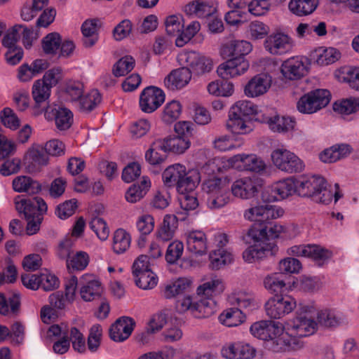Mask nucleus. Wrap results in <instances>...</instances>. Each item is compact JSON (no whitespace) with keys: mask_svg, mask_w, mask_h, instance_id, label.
<instances>
[{"mask_svg":"<svg viewBox=\"0 0 359 359\" xmlns=\"http://www.w3.org/2000/svg\"><path fill=\"white\" fill-rule=\"evenodd\" d=\"M296 192L303 197L313 198L325 187V180L317 175L301 176L295 179Z\"/></svg>","mask_w":359,"mask_h":359,"instance_id":"obj_10","label":"nucleus"},{"mask_svg":"<svg viewBox=\"0 0 359 359\" xmlns=\"http://www.w3.org/2000/svg\"><path fill=\"white\" fill-rule=\"evenodd\" d=\"M202 189L208 194L206 203L210 210L219 209L229 203V180L226 177H209L203 182Z\"/></svg>","mask_w":359,"mask_h":359,"instance_id":"obj_2","label":"nucleus"},{"mask_svg":"<svg viewBox=\"0 0 359 359\" xmlns=\"http://www.w3.org/2000/svg\"><path fill=\"white\" fill-rule=\"evenodd\" d=\"M162 142L161 139L156 140L146 151L145 159L149 164L160 165L165 161L167 152L165 151V146Z\"/></svg>","mask_w":359,"mask_h":359,"instance_id":"obj_30","label":"nucleus"},{"mask_svg":"<svg viewBox=\"0 0 359 359\" xmlns=\"http://www.w3.org/2000/svg\"><path fill=\"white\" fill-rule=\"evenodd\" d=\"M278 251L277 245L273 242L266 243L262 246H250L243 252V259L248 263L259 262L266 257L268 252L274 255Z\"/></svg>","mask_w":359,"mask_h":359,"instance_id":"obj_23","label":"nucleus"},{"mask_svg":"<svg viewBox=\"0 0 359 359\" xmlns=\"http://www.w3.org/2000/svg\"><path fill=\"white\" fill-rule=\"evenodd\" d=\"M284 325L272 320H259L254 323L250 328L251 334L256 338L267 341L283 334Z\"/></svg>","mask_w":359,"mask_h":359,"instance_id":"obj_7","label":"nucleus"},{"mask_svg":"<svg viewBox=\"0 0 359 359\" xmlns=\"http://www.w3.org/2000/svg\"><path fill=\"white\" fill-rule=\"evenodd\" d=\"M309 68L300 57H292L285 60L281 65V73L289 80H297L304 77Z\"/></svg>","mask_w":359,"mask_h":359,"instance_id":"obj_14","label":"nucleus"},{"mask_svg":"<svg viewBox=\"0 0 359 359\" xmlns=\"http://www.w3.org/2000/svg\"><path fill=\"white\" fill-rule=\"evenodd\" d=\"M16 210L23 213L27 222L26 230L27 234L36 233L40 227L43 215L47 212L48 206L44 200L38 196L32 198H21L18 196L15 199Z\"/></svg>","mask_w":359,"mask_h":359,"instance_id":"obj_1","label":"nucleus"},{"mask_svg":"<svg viewBox=\"0 0 359 359\" xmlns=\"http://www.w3.org/2000/svg\"><path fill=\"white\" fill-rule=\"evenodd\" d=\"M178 226V219L175 215H166L161 226L157 233V237L163 241L171 240Z\"/></svg>","mask_w":359,"mask_h":359,"instance_id":"obj_34","label":"nucleus"},{"mask_svg":"<svg viewBox=\"0 0 359 359\" xmlns=\"http://www.w3.org/2000/svg\"><path fill=\"white\" fill-rule=\"evenodd\" d=\"M191 70L196 74L209 72L212 69V62L210 58L201 55L195 51L189 52L181 55Z\"/></svg>","mask_w":359,"mask_h":359,"instance_id":"obj_18","label":"nucleus"},{"mask_svg":"<svg viewBox=\"0 0 359 359\" xmlns=\"http://www.w3.org/2000/svg\"><path fill=\"white\" fill-rule=\"evenodd\" d=\"M246 118L240 116H231L229 112V119L226 121V128L235 134H245L251 129L247 125Z\"/></svg>","mask_w":359,"mask_h":359,"instance_id":"obj_46","label":"nucleus"},{"mask_svg":"<svg viewBox=\"0 0 359 359\" xmlns=\"http://www.w3.org/2000/svg\"><path fill=\"white\" fill-rule=\"evenodd\" d=\"M251 43L244 40H231L224 44L221 48V55L224 58L245 57L251 52Z\"/></svg>","mask_w":359,"mask_h":359,"instance_id":"obj_20","label":"nucleus"},{"mask_svg":"<svg viewBox=\"0 0 359 359\" xmlns=\"http://www.w3.org/2000/svg\"><path fill=\"white\" fill-rule=\"evenodd\" d=\"M334 111L342 115H349L359 110V100L347 99L340 102H335L333 105Z\"/></svg>","mask_w":359,"mask_h":359,"instance_id":"obj_56","label":"nucleus"},{"mask_svg":"<svg viewBox=\"0 0 359 359\" xmlns=\"http://www.w3.org/2000/svg\"><path fill=\"white\" fill-rule=\"evenodd\" d=\"M249 67V62L245 57H229L226 62L219 65L217 72L223 79L229 80L244 74Z\"/></svg>","mask_w":359,"mask_h":359,"instance_id":"obj_9","label":"nucleus"},{"mask_svg":"<svg viewBox=\"0 0 359 359\" xmlns=\"http://www.w3.org/2000/svg\"><path fill=\"white\" fill-rule=\"evenodd\" d=\"M149 186L150 181L146 178L143 179L141 182V184H133L125 194L126 201L131 203H135L140 201L147 194Z\"/></svg>","mask_w":359,"mask_h":359,"instance_id":"obj_40","label":"nucleus"},{"mask_svg":"<svg viewBox=\"0 0 359 359\" xmlns=\"http://www.w3.org/2000/svg\"><path fill=\"white\" fill-rule=\"evenodd\" d=\"M339 81L349 83V86L359 90V67H343L337 74Z\"/></svg>","mask_w":359,"mask_h":359,"instance_id":"obj_39","label":"nucleus"},{"mask_svg":"<svg viewBox=\"0 0 359 359\" xmlns=\"http://www.w3.org/2000/svg\"><path fill=\"white\" fill-rule=\"evenodd\" d=\"M89 261L88 253L78 251L67 259V267L69 271H82L88 265Z\"/></svg>","mask_w":359,"mask_h":359,"instance_id":"obj_49","label":"nucleus"},{"mask_svg":"<svg viewBox=\"0 0 359 359\" xmlns=\"http://www.w3.org/2000/svg\"><path fill=\"white\" fill-rule=\"evenodd\" d=\"M316 62L321 66L329 65L337 61L340 57V52L334 48H320L316 50Z\"/></svg>","mask_w":359,"mask_h":359,"instance_id":"obj_42","label":"nucleus"},{"mask_svg":"<svg viewBox=\"0 0 359 359\" xmlns=\"http://www.w3.org/2000/svg\"><path fill=\"white\" fill-rule=\"evenodd\" d=\"M200 180L201 176L198 170H185V175L181 177L177 186V190L179 194L193 191L198 184Z\"/></svg>","mask_w":359,"mask_h":359,"instance_id":"obj_32","label":"nucleus"},{"mask_svg":"<svg viewBox=\"0 0 359 359\" xmlns=\"http://www.w3.org/2000/svg\"><path fill=\"white\" fill-rule=\"evenodd\" d=\"M256 351L249 344L238 342L222 349V355L229 359H252Z\"/></svg>","mask_w":359,"mask_h":359,"instance_id":"obj_26","label":"nucleus"},{"mask_svg":"<svg viewBox=\"0 0 359 359\" xmlns=\"http://www.w3.org/2000/svg\"><path fill=\"white\" fill-rule=\"evenodd\" d=\"M203 283L201 284L197 290V294L201 297L211 299L210 298L217 294H219L224 290V285L220 278L216 276H210L209 278L203 279Z\"/></svg>","mask_w":359,"mask_h":359,"instance_id":"obj_27","label":"nucleus"},{"mask_svg":"<svg viewBox=\"0 0 359 359\" xmlns=\"http://www.w3.org/2000/svg\"><path fill=\"white\" fill-rule=\"evenodd\" d=\"M61 43V36L57 32L47 34L42 39V48L47 55H55Z\"/></svg>","mask_w":359,"mask_h":359,"instance_id":"obj_52","label":"nucleus"},{"mask_svg":"<svg viewBox=\"0 0 359 359\" xmlns=\"http://www.w3.org/2000/svg\"><path fill=\"white\" fill-rule=\"evenodd\" d=\"M317 323L311 319L310 317L297 316L295 318L286 323L283 335L280 340L283 344L291 348H295L299 346L298 338L309 336L314 333Z\"/></svg>","mask_w":359,"mask_h":359,"instance_id":"obj_3","label":"nucleus"},{"mask_svg":"<svg viewBox=\"0 0 359 359\" xmlns=\"http://www.w3.org/2000/svg\"><path fill=\"white\" fill-rule=\"evenodd\" d=\"M22 29V25H15L8 30L2 39V44L7 48L18 47L16 43L21 38Z\"/></svg>","mask_w":359,"mask_h":359,"instance_id":"obj_63","label":"nucleus"},{"mask_svg":"<svg viewBox=\"0 0 359 359\" xmlns=\"http://www.w3.org/2000/svg\"><path fill=\"white\" fill-rule=\"evenodd\" d=\"M135 284L143 290H149L157 284V277L152 271H146L144 273H133Z\"/></svg>","mask_w":359,"mask_h":359,"instance_id":"obj_51","label":"nucleus"},{"mask_svg":"<svg viewBox=\"0 0 359 359\" xmlns=\"http://www.w3.org/2000/svg\"><path fill=\"white\" fill-rule=\"evenodd\" d=\"M219 320L222 324L227 327H236L244 321L245 316L241 309L231 308L221 313Z\"/></svg>","mask_w":359,"mask_h":359,"instance_id":"obj_41","label":"nucleus"},{"mask_svg":"<svg viewBox=\"0 0 359 359\" xmlns=\"http://www.w3.org/2000/svg\"><path fill=\"white\" fill-rule=\"evenodd\" d=\"M135 325V320L130 317H121L117 319L109 329V337L114 341H123L131 334Z\"/></svg>","mask_w":359,"mask_h":359,"instance_id":"obj_16","label":"nucleus"},{"mask_svg":"<svg viewBox=\"0 0 359 359\" xmlns=\"http://www.w3.org/2000/svg\"><path fill=\"white\" fill-rule=\"evenodd\" d=\"M291 254L294 256L311 258L321 264L328 259L330 252L317 245H294L290 248Z\"/></svg>","mask_w":359,"mask_h":359,"instance_id":"obj_13","label":"nucleus"},{"mask_svg":"<svg viewBox=\"0 0 359 359\" xmlns=\"http://www.w3.org/2000/svg\"><path fill=\"white\" fill-rule=\"evenodd\" d=\"M262 121L266 123L273 132L287 133L292 130L295 124L293 118L286 116H280L278 114L273 116L263 114Z\"/></svg>","mask_w":359,"mask_h":359,"instance_id":"obj_25","label":"nucleus"},{"mask_svg":"<svg viewBox=\"0 0 359 359\" xmlns=\"http://www.w3.org/2000/svg\"><path fill=\"white\" fill-rule=\"evenodd\" d=\"M264 287L271 293L282 292L285 283L282 273H273L267 275L264 279Z\"/></svg>","mask_w":359,"mask_h":359,"instance_id":"obj_45","label":"nucleus"},{"mask_svg":"<svg viewBox=\"0 0 359 359\" xmlns=\"http://www.w3.org/2000/svg\"><path fill=\"white\" fill-rule=\"evenodd\" d=\"M184 245L179 241L170 243L165 253V259L169 264L175 263L182 255Z\"/></svg>","mask_w":359,"mask_h":359,"instance_id":"obj_61","label":"nucleus"},{"mask_svg":"<svg viewBox=\"0 0 359 359\" xmlns=\"http://www.w3.org/2000/svg\"><path fill=\"white\" fill-rule=\"evenodd\" d=\"M294 46L291 36L282 32H276L270 34L264 41V47L272 55H280L290 52Z\"/></svg>","mask_w":359,"mask_h":359,"instance_id":"obj_8","label":"nucleus"},{"mask_svg":"<svg viewBox=\"0 0 359 359\" xmlns=\"http://www.w3.org/2000/svg\"><path fill=\"white\" fill-rule=\"evenodd\" d=\"M191 9L200 18L212 17L216 11V8L208 1H196L191 5Z\"/></svg>","mask_w":359,"mask_h":359,"instance_id":"obj_64","label":"nucleus"},{"mask_svg":"<svg viewBox=\"0 0 359 359\" xmlns=\"http://www.w3.org/2000/svg\"><path fill=\"white\" fill-rule=\"evenodd\" d=\"M273 164L280 170L288 172H297L303 170V161L294 153L286 149H276L271 154Z\"/></svg>","mask_w":359,"mask_h":359,"instance_id":"obj_6","label":"nucleus"},{"mask_svg":"<svg viewBox=\"0 0 359 359\" xmlns=\"http://www.w3.org/2000/svg\"><path fill=\"white\" fill-rule=\"evenodd\" d=\"M231 255L226 253L222 248L213 250L210 253V266L212 269H219L231 260Z\"/></svg>","mask_w":359,"mask_h":359,"instance_id":"obj_59","label":"nucleus"},{"mask_svg":"<svg viewBox=\"0 0 359 359\" xmlns=\"http://www.w3.org/2000/svg\"><path fill=\"white\" fill-rule=\"evenodd\" d=\"M200 29L201 25L198 21L191 22L176 39V46L178 47L184 46L198 33Z\"/></svg>","mask_w":359,"mask_h":359,"instance_id":"obj_54","label":"nucleus"},{"mask_svg":"<svg viewBox=\"0 0 359 359\" xmlns=\"http://www.w3.org/2000/svg\"><path fill=\"white\" fill-rule=\"evenodd\" d=\"M296 307V301L291 296L275 295L264 305L266 314L271 319H280L291 313Z\"/></svg>","mask_w":359,"mask_h":359,"instance_id":"obj_4","label":"nucleus"},{"mask_svg":"<svg viewBox=\"0 0 359 359\" xmlns=\"http://www.w3.org/2000/svg\"><path fill=\"white\" fill-rule=\"evenodd\" d=\"M101 95L97 90H92L79 100V109L83 112H90L93 110L101 102Z\"/></svg>","mask_w":359,"mask_h":359,"instance_id":"obj_47","label":"nucleus"},{"mask_svg":"<svg viewBox=\"0 0 359 359\" xmlns=\"http://www.w3.org/2000/svg\"><path fill=\"white\" fill-rule=\"evenodd\" d=\"M228 162L233 168L240 170L260 172L266 168L264 161L253 154L234 155L228 160Z\"/></svg>","mask_w":359,"mask_h":359,"instance_id":"obj_11","label":"nucleus"},{"mask_svg":"<svg viewBox=\"0 0 359 359\" xmlns=\"http://www.w3.org/2000/svg\"><path fill=\"white\" fill-rule=\"evenodd\" d=\"M232 194L241 198H250L257 192L255 182L250 177L236 180L231 187Z\"/></svg>","mask_w":359,"mask_h":359,"instance_id":"obj_28","label":"nucleus"},{"mask_svg":"<svg viewBox=\"0 0 359 359\" xmlns=\"http://www.w3.org/2000/svg\"><path fill=\"white\" fill-rule=\"evenodd\" d=\"M244 242L251 243L252 242H262L263 245L267 243L266 233L264 225L255 223L250 229H248L245 234L242 236Z\"/></svg>","mask_w":359,"mask_h":359,"instance_id":"obj_43","label":"nucleus"},{"mask_svg":"<svg viewBox=\"0 0 359 359\" xmlns=\"http://www.w3.org/2000/svg\"><path fill=\"white\" fill-rule=\"evenodd\" d=\"M215 313V304L212 299H201L195 302L192 314L196 318H208Z\"/></svg>","mask_w":359,"mask_h":359,"instance_id":"obj_48","label":"nucleus"},{"mask_svg":"<svg viewBox=\"0 0 359 359\" xmlns=\"http://www.w3.org/2000/svg\"><path fill=\"white\" fill-rule=\"evenodd\" d=\"M0 119L5 127L13 130H17L20 125V119L13 110L9 107L4 108L0 112Z\"/></svg>","mask_w":359,"mask_h":359,"instance_id":"obj_57","label":"nucleus"},{"mask_svg":"<svg viewBox=\"0 0 359 359\" xmlns=\"http://www.w3.org/2000/svg\"><path fill=\"white\" fill-rule=\"evenodd\" d=\"M13 187L15 191L26 192L29 194H36L41 190V184L27 176L15 178L13 181Z\"/></svg>","mask_w":359,"mask_h":359,"instance_id":"obj_31","label":"nucleus"},{"mask_svg":"<svg viewBox=\"0 0 359 359\" xmlns=\"http://www.w3.org/2000/svg\"><path fill=\"white\" fill-rule=\"evenodd\" d=\"M80 294L86 302L93 301L100 297L102 288L101 283L94 276L85 274L80 279Z\"/></svg>","mask_w":359,"mask_h":359,"instance_id":"obj_15","label":"nucleus"},{"mask_svg":"<svg viewBox=\"0 0 359 359\" xmlns=\"http://www.w3.org/2000/svg\"><path fill=\"white\" fill-rule=\"evenodd\" d=\"M45 118L48 120L54 118L55 126L60 130H66L69 129L73 123V114L66 107H58L48 109L44 112Z\"/></svg>","mask_w":359,"mask_h":359,"instance_id":"obj_22","label":"nucleus"},{"mask_svg":"<svg viewBox=\"0 0 359 359\" xmlns=\"http://www.w3.org/2000/svg\"><path fill=\"white\" fill-rule=\"evenodd\" d=\"M76 199H71L58 205L55 210V214L61 219H65L72 216L76 208Z\"/></svg>","mask_w":359,"mask_h":359,"instance_id":"obj_62","label":"nucleus"},{"mask_svg":"<svg viewBox=\"0 0 359 359\" xmlns=\"http://www.w3.org/2000/svg\"><path fill=\"white\" fill-rule=\"evenodd\" d=\"M187 250L197 255H203L208 250V241L205 233L202 231L194 230L186 233Z\"/></svg>","mask_w":359,"mask_h":359,"instance_id":"obj_21","label":"nucleus"},{"mask_svg":"<svg viewBox=\"0 0 359 359\" xmlns=\"http://www.w3.org/2000/svg\"><path fill=\"white\" fill-rule=\"evenodd\" d=\"M318 4V0H291L289 8L297 15L303 16L312 13Z\"/></svg>","mask_w":359,"mask_h":359,"instance_id":"obj_37","label":"nucleus"},{"mask_svg":"<svg viewBox=\"0 0 359 359\" xmlns=\"http://www.w3.org/2000/svg\"><path fill=\"white\" fill-rule=\"evenodd\" d=\"M182 110V107L178 101L172 100L166 104L162 118L165 123H170L179 118Z\"/></svg>","mask_w":359,"mask_h":359,"instance_id":"obj_58","label":"nucleus"},{"mask_svg":"<svg viewBox=\"0 0 359 359\" xmlns=\"http://www.w3.org/2000/svg\"><path fill=\"white\" fill-rule=\"evenodd\" d=\"M271 78L266 74H257L252 78L244 88L248 97H255L266 93L271 86Z\"/></svg>","mask_w":359,"mask_h":359,"instance_id":"obj_24","label":"nucleus"},{"mask_svg":"<svg viewBox=\"0 0 359 359\" xmlns=\"http://www.w3.org/2000/svg\"><path fill=\"white\" fill-rule=\"evenodd\" d=\"M51 88L42 81L36 80L32 86V95L34 101V108L37 113L45 112L48 109Z\"/></svg>","mask_w":359,"mask_h":359,"instance_id":"obj_17","label":"nucleus"},{"mask_svg":"<svg viewBox=\"0 0 359 359\" xmlns=\"http://www.w3.org/2000/svg\"><path fill=\"white\" fill-rule=\"evenodd\" d=\"M231 300L233 304H237L241 310L242 309H252L255 306L254 295L245 291H239L233 294Z\"/></svg>","mask_w":359,"mask_h":359,"instance_id":"obj_53","label":"nucleus"},{"mask_svg":"<svg viewBox=\"0 0 359 359\" xmlns=\"http://www.w3.org/2000/svg\"><path fill=\"white\" fill-rule=\"evenodd\" d=\"M318 324L325 327H335L345 322L344 316L334 311L325 309L318 312Z\"/></svg>","mask_w":359,"mask_h":359,"instance_id":"obj_33","label":"nucleus"},{"mask_svg":"<svg viewBox=\"0 0 359 359\" xmlns=\"http://www.w3.org/2000/svg\"><path fill=\"white\" fill-rule=\"evenodd\" d=\"M161 142L165 146V151L175 154H182L190 146L189 140L180 135L161 139Z\"/></svg>","mask_w":359,"mask_h":359,"instance_id":"obj_35","label":"nucleus"},{"mask_svg":"<svg viewBox=\"0 0 359 359\" xmlns=\"http://www.w3.org/2000/svg\"><path fill=\"white\" fill-rule=\"evenodd\" d=\"M135 67V60L130 55L121 57L114 65L113 74L115 76H123L131 72Z\"/></svg>","mask_w":359,"mask_h":359,"instance_id":"obj_55","label":"nucleus"},{"mask_svg":"<svg viewBox=\"0 0 359 359\" xmlns=\"http://www.w3.org/2000/svg\"><path fill=\"white\" fill-rule=\"evenodd\" d=\"M165 101L163 91L155 86L144 89L140 97V107L142 111L151 113L156 111Z\"/></svg>","mask_w":359,"mask_h":359,"instance_id":"obj_12","label":"nucleus"},{"mask_svg":"<svg viewBox=\"0 0 359 359\" xmlns=\"http://www.w3.org/2000/svg\"><path fill=\"white\" fill-rule=\"evenodd\" d=\"M257 107L248 100H240L232 106L229 110L231 116H240L248 119L250 116L257 113Z\"/></svg>","mask_w":359,"mask_h":359,"instance_id":"obj_44","label":"nucleus"},{"mask_svg":"<svg viewBox=\"0 0 359 359\" xmlns=\"http://www.w3.org/2000/svg\"><path fill=\"white\" fill-rule=\"evenodd\" d=\"M90 229L101 241H106L109 234V229L106 222L101 217H93L89 223Z\"/></svg>","mask_w":359,"mask_h":359,"instance_id":"obj_60","label":"nucleus"},{"mask_svg":"<svg viewBox=\"0 0 359 359\" xmlns=\"http://www.w3.org/2000/svg\"><path fill=\"white\" fill-rule=\"evenodd\" d=\"M131 236L123 229H118L115 231L113 238L112 248L116 254L124 253L130 247Z\"/></svg>","mask_w":359,"mask_h":359,"instance_id":"obj_38","label":"nucleus"},{"mask_svg":"<svg viewBox=\"0 0 359 359\" xmlns=\"http://www.w3.org/2000/svg\"><path fill=\"white\" fill-rule=\"evenodd\" d=\"M191 79V72L188 67L172 71L164 80L165 86L170 90H178L187 86Z\"/></svg>","mask_w":359,"mask_h":359,"instance_id":"obj_19","label":"nucleus"},{"mask_svg":"<svg viewBox=\"0 0 359 359\" xmlns=\"http://www.w3.org/2000/svg\"><path fill=\"white\" fill-rule=\"evenodd\" d=\"M273 185L278 201L283 200L296 192L295 181L292 178L278 182Z\"/></svg>","mask_w":359,"mask_h":359,"instance_id":"obj_50","label":"nucleus"},{"mask_svg":"<svg viewBox=\"0 0 359 359\" xmlns=\"http://www.w3.org/2000/svg\"><path fill=\"white\" fill-rule=\"evenodd\" d=\"M20 307V295L18 292H13L7 297L0 292V314L7 316L17 314Z\"/></svg>","mask_w":359,"mask_h":359,"instance_id":"obj_29","label":"nucleus"},{"mask_svg":"<svg viewBox=\"0 0 359 359\" xmlns=\"http://www.w3.org/2000/svg\"><path fill=\"white\" fill-rule=\"evenodd\" d=\"M186 168L182 164L168 166L163 173V180L168 187L177 186L181 177L185 175Z\"/></svg>","mask_w":359,"mask_h":359,"instance_id":"obj_36","label":"nucleus"},{"mask_svg":"<svg viewBox=\"0 0 359 359\" xmlns=\"http://www.w3.org/2000/svg\"><path fill=\"white\" fill-rule=\"evenodd\" d=\"M284 210L278 206L269 204L250 208L245 210L244 217L256 224L264 225L283 215Z\"/></svg>","mask_w":359,"mask_h":359,"instance_id":"obj_5","label":"nucleus"}]
</instances>
